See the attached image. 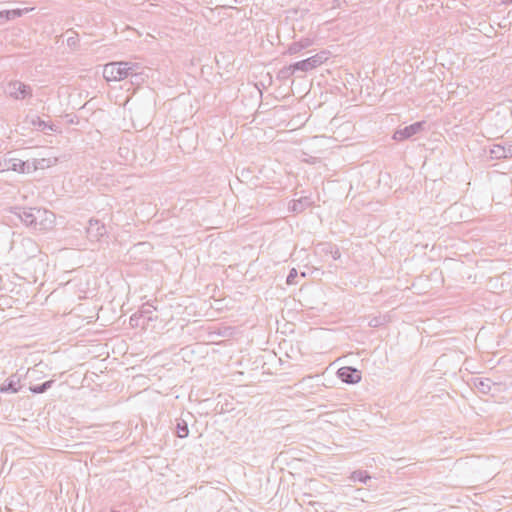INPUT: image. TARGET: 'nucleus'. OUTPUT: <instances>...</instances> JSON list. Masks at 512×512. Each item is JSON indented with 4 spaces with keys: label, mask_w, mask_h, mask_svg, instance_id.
<instances>
[{
    "label": "nucleus",
    "mask_w": 512,
    "mask_h": 512,
    "mask_svg": "<svg viewBox=\"0 0 512 512\" xmlns=\"http://www.w3.org/2000/svg\"><path fill=\"white\" fill-rule=\"evenodd\" d=\"M36 225L35 229L45 230L52 227L55 215L53 212L42 208H35Z\"/></svg>",
    "instance_id": "4"
},
{
    "label": "nucleus",
    "mask_w": 512,
    "mask_h": 512,
    "mask_svg": "<svg viewBox=\"0 0 512 512\" xmlns=\"http://www.w3.org/2000/svg\"><path fill=\"white\" fill-rule=\"evenodd\" d=\"M33 8H17V9H11V10H3L0 11V24H4L5 22L21 17L23 14L28 13L29 11H32Z\"/></svg>",
    "instance_id": "9"
},
{
    "label": "nucleus",
    "mask_w": 512,
    "mask_h": 512,
    "mask_svg": "<svg viewBox=\"0 0 512 512\" xmlns=\"http://www.w3.org/2000/svg\"><path fill=\"white\" fill-rule=\"evenodd\" d=\"M220 8H221V9H228V8H232V7H231V6H228V7H226V6H222V7H220Z\"/></svg>",
    "instance_id": "18"
},
{
    "label": "nucleus",
    "mask_w": 512,
    "mask_h": 512,
    "mask_svg": "<svg viewBox=\"0 0 512 512\" xmlns=\"http://www.w3.org/2000/svg\"><path fill=\"white\" fill-rule=\"evenodd\" d=\"M20 388V376L18 374H13L0 385V392L17 393Z\"/></svg>",
    "instance_id": "7"
},
{
    "label": "nucleus",
    "mask_w": 512,
    "mask_h": 512,
    "mask_svg": "<svg viewBox=\"0 0 512 512\" xmlns=\"http://www.w3.org/2000/svg\"><path fill=\"white\" fill-rule=\"evenodd\" d=\"M30 165L21 159L4 157L0 160V173L5 171H15L19 173L29 172Z\"/></svg>",
    "instance_id": "3"
},
{
    "label": "nucleus",
    "mask_w": 512,
    "mask_h": 512,
    "mask_svg": "<svg viewBox=\"0 0 512 512\" xmlns=\"http://www.w3.org/2000/svg\"><path fill=\"white\" fill-rule=\"evenodd\" d=\"M53 384H54V380H48L41 384L30 386L29 390L33 394H42V393L46 392L48 389H50L53 386Z\"/></svg>",
    "instance_id": "11"
},
{
    "label": "nucleus",
    "mask_w": 512,
    "mask_h": 512,
    "mask_svg": "<svg viewBox=\"0 0 512 512\" xmlns=\"http://www.w3.org/2000/svg\"><path fill=\"white\" fill-rule=\"evenodd\" d=\"M250 174H251V171L249 169L248 170L243 169L241 171L240 175L238 176V179L241 182H248L253 179V176L250 177Z\"/></svg>",
    "instance_id": "15"
},
{
    "label": "nucleus",
    "mask_w": 512,
    "mask_h": 512,
    "mask_svg": "<svg viewBox=\"0 0 512 512\" xmlns=\"http://www.w3.org/2000/svg\"><path fill=\"white\" fill-rule=\"evenodd\" d=\"M312 66L313 65L311 64L310 60H305L296 64V67L301 69H307Z\"/></svg>",
    "instance_id": "16"
},
{
    "label": "nucleus",
    "mask_w": 512,
    "mask_h": 512,
    "mask_svg": "<svg viewBox=\"0 0 512 512\" xmlns=\"http://www.w3.org/2000/svg\"><path fill=\"white\" fill-rule=\"evenodd\" d=\"M176 433L179 438H186L189 434L188 423L183 419H177Z\"/></svg>",
    "instance_id": "12"
},
{
    "label": "nucleus",
    "mask_w": 512,
    "mask_h": 512,
    "mask_svg": "<svg viewBox=\"0 0 512 512\" xmlns=\"http://www.w3.org/2000/svg\"><path fill=\"white\" fill-rule=\"evenodd\" d=\"M147 306H148L147 308L143 309V313H145V314L146 313H151V309L150 308H152V306H150V305H147Z\"/></svg>",
    "instance_id": "17"
},
{
    "label": "nucleus",
    "mask_w": 512,
    "mask_h": 512,
    "mask_svg": "<svg viewBox=\"0 0 512 512\" xmlns=\"http://www.w3.org/2000/svg\"><path fill=\"white\" fill-rule=\"evenodd\" d=\"M338 377L346 383L355 384L361 380V373L351 367H342L338 370Z\"/></svg>",
    "instance_id": "6"
},
{
    "label": "nucleus",
    "mask_w": 512,
    "mask_h": 512,
    "mask_svg": "<svg viewBox=\"0 0 512 512\" xmlns=\"http://www.w3.org/2000/svg\"><path fill=\"white\" fill-rule=\"evenodd\" d=\"M110 512H120V511H118V510H111Z\"/></svg>",
    "instance_id": "19"
},
{
    "label": "nucleus",
    "mask_w": 512,
    "mask_h": 512,
    "mask_svg": "<svg viewBox=\"0 0 512 512\" xmlns=\"http://www.w3.org/2000/svg\"><path fill=\"white\" fill-rule=\"evenodd\" d=\"M141 66L136 62H111L104 66L103 77L106 81H121L131 78V82L143 81V73L140 71Z\"/></svg>",
    "instance_id": "1"
},
{
    "label": "nucleus",
    "mask_w": 512,
    "mask_h": 512,
    "mask_svg": "<svg viewBox=\"0 0 512 512\" xmlns=\"http://www.w3.org/2000/svg\"><path fill=\"white\" fill-rule=\"evenodd\" d=\"M420 129H421L420 123L413 124L409 127L404 128L403 130L397 131L394 134V138L396 140L406 139V138L412 136L413 134H415L416 132H418Z\"/></svg>",
    "instance_id": "10"
},
{
    "label": "nucleus",
    "mask_w": 512,
    "mask_h": 512,
    "mask_svg": "<svg viewBox=\"0 0 512 512\" xmlns=\"http://www.w3.org/2000/svg\"><path fill=\"white\" fill-rule=\"evenodd\" d=\"M6 91L10 97L16 100H23L32 96L31 86L18 80L10 81Z\"/></svg>",
    "instance_id": "2"
},
{
    "label": "nucleus",
    "mask_w": 512,
    "mask_h": 512,
    "mask_svg": "<svg viewBox=\"0 0 512 512\" xmlns=\"http://www.w3.org/2000/svg\"><path fill=\"white\" fill-rule=\"evenodd\" d=\"M31 123L33 126L37 127L38 130H41V131H44L47 128L50 130H53V125H49L48 123H46L44 120H42L38 116L35 117L34 119H32Z\"/></svg>",
    "instance_id": "13"
},
{
    "label": "nucleus",
    "mask_w": 512,
    "mask_h": 512,
    "mask_svg": "<svg viewBox=\"0 0 512 512\" xmlns=\"http://www.w3.org/2000/svg\"><path fill=\"white\" fill-rule=\"evenodd\" d=\"M79 43V37L77 33L72 32V35L67 38V45L75 49Z\"/></svg>",
    "instance_id": "14"
},
{
    "label": "nucleus",
    "mask_w": 512,
    "mask_h": 512,
    "mask_svg": "<svg viewBox=\"0 0 512 512\" xmlns=\"http://www.w3.org/2000/svg\"><path fill=\"white\" fill-rule=\"evenodd\" d=\"M35 208H23V207H15L13 213L18 216V218L28 227H32L35 229L36 218H35Z\"/></svg>",
    "instance_id": "5"
},
{
    "label": "nucleus",
    "mask_w": 512,
    "mask_h": 512,
    "mask_svg": "<svg viewBox=\"0 0 512 512\" xmlns=\"http://www.w3.org/2000/svg\"><path fill=\"white\" fill-rule=\"evenodd\" d=\"M87 234L89 238L99 240L104 234H106V228L99 220L91 219L87 227Z\"/></svg>",
    "instance_id": "8"
}]
</instances>
